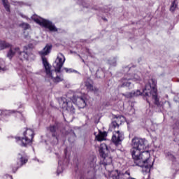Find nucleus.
I'll return each mask as SVG.
<instances>
[{
  "mask_svg": "<svg viewBox=\"0 0 179 179\" xmlns=\"http://www.w3.org/2000/svg\"><path fill=\"white\" fill-rule=\"evenodd\" d=\"M131 154L136 166L141 167L144 173H150L153 162H150V152L145 150L148 141L145 138L135 137L131 141Z\"/></svg>",
  "mask_w": 179,
  "mask_h": 179,
  "instance_id": "obj_1",
  "label": "nucleus"
},
{
  "mask_svg": "<svg viewBox=\"0 0 179 179\" xmlns=\"http://www.w3.org/2000/svg\"><path fill=\"white\" fill-rule=\"evenodd\" d=\"M87 101H89L87 94L77 92L72 97L69 96V94L62 96L59 103L62 108L69 111L71 114H75V108L72 103L78 106V108H85L87 106Z\"/></svg>",
  "mask_w": 179,
  "mask_h": 179,
  "instance_id": "obj_2",
  "label": "nucleus"
},
{
  "mask_svg": "<svg viewBox=\"0 0 179 179\" xmlns=\"http://www.w3.org/2000/svg\"><path fill=\"white\" fill-rule=\"evenodd\" d=\"M51 45H46L43 50L38 52V54L42 58L43 65L46 73V79L52 80L54 83H59V82L64 81V75L61 73V71L51 70V65H50L47 58H45V55H48L51 52Z\"/></svg>",
  "mask_w": 179,
  "mask_h": 179,
  "instance_id": "obj_3",
  "label": "nucleus"
},
{
  "mask_svg": "<svg viewBox=\"0 0 179 179\" xmlns=\"http://www.w3.org/2000/svg\"><path fill=\"white\" fill-rule=\"evenodd\" d=\"M145 96V97L152 96V100H154L155 104H157V86L155 80H150L149 83L145 85V89L143 92L141 90H137L131 92H127L126 94H120V96H124L126 99H132V97H138V96Z\"/></svg>",
  "mask_w": 179,
  "mask_h": 179,
  "instance_id": "obj_4",
  "label": "nucleus"
},
{
  "mask_svg": "<svg viewBox=\"0 0 179 179\" xmlns=\"http://www.w3.org/2000/svg\"><path fill=\"white\" fill-rule=\"evenodd\" d=\"M124 76L120 80L121 87H129L132 89L134 84L129 80L139 83L142 80L141 73L139 71H135L134 67L126 66L124 69Z\"/></svg>",
  "mask_w": 179,
  "mask_h": 179,
  "instance_id": "obj_5",
  "label": "nucleus"
},
{
  "mask_svg": "<svg viewBox=\"0 0 179 179\" xmlns=\"http://www.w3.org/2000/svg\"><path fill=\"white\" fill-rule=\"evenodd\" d=\"M15 54H17L19 55L20 59L22 61V59H31V57H33V53H31V48L29 46H24L23 52H20V49L19 48H10V50L7 54L8 58L12 59V57Z\"/></svg>",
  "mask_w": 179,
  "mask_h": 179,
  "instance_id": "obj_6",
  "label": "nucleus"
},
{
  "mask_svg": "<svg viewBox=\"0 0 179 179\" xmlns=\"http://www.w3.org/2000/svg\"><path fill=\"white\" fill-rule=\"evenodd\" d=\"M108 150V148L107 147V145L105 143H102L100 145L99 147V155L101 157V162H103V164L105 166L106 170H107L108 173V176L106 175V177H107L108 179H110V173L113 171H110L108 169L109 167H113V165H111V163H113V158L107 155L106 154V152Z\"/></svg>",
  "mask_w": 179,
  "mask_h": 179,
  "instance_id": "obj_7",
  "label": "nucleus"
},
{
  "mask_svg": "<svg viewBox=\"0 0 179 179\" xmlns=\"http://www.w3.org/2000/svg\"><path fill=\"white\" fill-rule=\"evenodd\" d=\"M33 138H34V131L31 129H27L23 133V137H15V140L18 145L26 148V146L31 145Z\"/></svg>",
  "mask_w": 179,
  "mask_h": 179,
  "instance_id": "obj_8",
  "label": "nucleus"
},
{
  "mask_svg": "<svg viewBox=\"0 0 179 179\" xmlns=\"http://www.w3.org/2000/svg\"><path fill=\"white\" fill-rule=\"evenodd\" d=\"M31 19L42 27H45V29H48L50 31H58V29H57L55 24H52V22L50 20L40 17L36 15H33L31 17Z\"/></svg>",
  "mask_w": 179,
  "mask_h": 179,
  "instance_id": "obj_9",
  "label": "nucleus"
},
{
  "mask_svg": "<svg viewBox=\"0 0 179 179\" xmlns=\"http://www.w3.org/2000/svg\"><path fill=\"white\" fill-rule=\"evenodd\" d=\"M17 160H18L17 167L13 168V173H16V171H17V169H19V167H22V166L26 164V163H27V162H29V157L27 156V154H25L24 152H22L18 154Z\"/></svg>",
  "mask_w": 179,
  "mask_h": 179,
  "instance_id": "obj_10",
  "label": "nucleus"
},
{
  "mask_svg": "<svg viewBox=\"0 0 179 179\" xmlns=\"http://www.w3.org/2000/svg\"><path fill=\"white\" fill-rule=\"evenodd\" d=\"M64 64H65V56L62 53H59L56 60L53 63L55 71L61 72V69H62V66H64Z\"/></svg>",
  "mask_w": 179,
  "mask_h": 179,
  "instance_id": "obj_11",
  "label": "nucleus"
},
{
  "mask_svg": "<svg viewBox=\"0 0 179 179\" xmlns=\"http://www.w3.org/2000/svg\"><path fill=\"white\" fill-rule=\"evenodd\" d=\"M124 141V132L117 131L113 133L112 136V142L116 145H121V142Z\"/></svg>",
  "mask_w": 179,
  "mask_h": 179,
  "instance_id": "obj_12",
  "label": "nucleus"
},
{
  "mask_svg": "<svg viewBox=\"0 0 179 179\" xmlns=\"http://www.w3.org/2000/svg\"><path fill=\"white\" fill-rule=\"evenodd\" d=\"M47 130L50 131L52 137L55 138V141L57 142H58V137H57V132H58V124H55L50 125L49 127L47 128Z\"/></svg>",
  "mask_w": 179,
  "mask_h": 179,
  "instance_id": "obj_13",
  "label": "nucleus"
},
{
  "mask_svg": "<svg viewBox=\"0 0 179 179\" xmlns=\"http://www.w3.org/2000/svg\"><path fill=\"white\" fill-rule=\"evenodd\" d=\"M12 113H15V110H0V120H2L3 121H8L6 118H8V117H9Z\"/></svg>",
  "mask_w": 179,
  "mask_h": 179,
  "instance_id": "obj_14",
  "label": "nucleus"
},
{
  "mask_svg": "<svg viewBox=\"0 0 179 179\" xmlns=\"http://www.w3.org/2000/svg\"><path fill=\"white\" fill-rule=\"evenodd\" d=\"M76 1L77 3H78V5H81L83 8H86V9H94L95 10H97L96 8H94L90 6L89 2H87V1L86 0H76Z\"/></svg>",
  "mask_w": 179,
  "mask_h": 179,
  "instance_id": "obj_15",
  "label": "nucleus"
},
{
  "mask_svg": "<svg viewBox=\"0 0 179 179\" xmlns=\"http://www.w3.org/2000/svg\"><path fill=\"white\" fill-rule=\"evenodd\" d=\"M173 135L177 136L179 134V122H176L173 126Z\"/></svg>",
  "mask_w": 179,
  "mask_h": 179,
  "instance_id": "obj_16",
  "label": "nucleus"
},
{
  "mask_svg": "<svg viewBox=\"0 0 179 179\" xmlns=\"http://www.w3.org/2000/svg\"><path fill=\"white\" fill-rule=\"evenodd\" d=\"M9 47H10V43L5 41H0V50H5V48H9Z\"/></svg>",
  "mask_w": 179,
  "mask_h": 179,
  "instance_id": "obj_17",
  "label": "nucleus"
},
{
  "mask_svg": "<svg viewBox=\"0 0 179 179\" xmlns=\"http://www.w3.org/2000/svg\"><path fill=\"white\" fill-rule=\"evenodd\" d=\"M6 71V67L5 66V61L0 59V73H2Z\"/></svg>",
  "mask_w": 179,
  "mask_h": 179,
  "instance_id": "obj_18",
  "label": "nucleus"
},
{
  "mask_svg": "<svg viewBox=\"0 0 179 179\" xmlns=\"http://www.w3.org/2000/svg\"><path fill=\"white\" fill-rule=\"evenodd\" d=\"M62 171H64V165H62V161L59 160V166L57 167V176H59V174H61Z\"/></svg>",
  "mask_w": 179,
  "mask_h": 179,
  "instance_id": "obj_19",
  "label": "nucleus"
},
{
  "mask_svg": "<svg viewBox=\"0 0 179 179\" xmlns=\"http://www.w3.org/2000/svg\"><path fill=\"white\" fill-rule=\"evenodd\" d=\"M107 136V132H103L101 134L96 136V138L99 142H101V141H104V138Z\"/></svg>",
  "mask_w": 179,
  "mask_h": 179,
  "instance_id": "obj_20",
  "label": "nucleus"
},
{
  "mask_svg": "<svg viewBox=\"0 0 179 179\" xmlns=\"http://www.w3.org/2000/svg\"><path fill=\"white\" fill-rule=\"evenodd\" d=\"M108 63L110 66H117V58L113 57L110 58L108 61Z\"/></svg>",
  "mask_w": 179,
  "mask_h": 179,
  "instance_id": "obj_21",
  "label": "nucleus"
},
{
  "mask_svg": "<svg viewBox=\"0 0 179 179\" xmlns=\"http://www.w3.org/2000/svg\"><path fill=\"white\" fill-rule=\"evenodd\" d=\"M36 107H37L38 111L40 114H43V113H44V110L45 108V107L44 106V104L40 105V103H38L36 105Z\"/></svg>",
  "mask_w": 179,
  "mask_h": 179,
  "instance_id": "obj_22",
  "label": "nucleus"
},
{
  "mask_svg": "<svg viewBox=\"0 0 179 179\" xmlns=\"http://www.w3.org/2000/svg\"><path fill=\"white\" fill-rule=\"evenodd\" d=\"M90 159H91V162H90V167L94 169V167H96V157H91Z\"/></svg>",
  "mask_w": 179,
  "mask_h": 179,
  "instance_id": "obj_23",
  "label": "nucleus"
},
{
  "mask_svg": "<svg viewBox=\"0 0 179 179\" xmlns=\"http://www.w3.org/2000/svg\"><path fill=\"white\" fill-rule=\"evenodd\" d=\"M166 157H167V159H169V160L176 162V157H174V155H173V154L171 152H168L166 153Z\"/></svg>",
  "mask_w": 179,
  "mask_h": 179,
  "instance_id": "obj_24",
  "label": "nucleus"
},
{
  "mask_svg": "<svg viewBox=\"0 0 179 179\" xmlns=\"http://www.w3.org/2000/svg\"><path fill=\"white\" fill-rule=\"evenodd\" d=\"M1 1L6 10H7V12H10V8H9V3H8V0H1Z\"/></svg>",
  "mask_w": 179,
  "mask_h": 179,
  "instance_id": "obj_25",
  "label": "nucleus"
},
{
  "mask_svg": "<svg viewBox=\"0 0 179 179\" xmlns=\"http://www.w3.org/2000/svg\"><path fill=\"white\" fill-rule=\"evenodd\" d=\"M176 8H177V1H173L171 3V4L170 11H171V12H174Z\"/></svg>",
  "mask_w": 179,
  "mask_h": 179,
  "instance_id": "obj_26",
  "label": "nucleus"
},
{
  "mask_svg": "<svg viewBox=\"0 0 179 179\" xmlns=\"http://www.w3.org/2000/svg\"><path fill=\"white\" fill-rule=\"evenodd\" d=\"M85 86L88 90H90L92 92L94 91V87H93V85L92 83H90L89 81L85 82Z\"/></svg>",
  "mask_w": 179,
  "mask_h": 179,
  "instance_id": "obj_27",
  "label": "nucleus"
},
{
  "mask_svg": "<svg viewBox=\"0 0 179 179\" xmlns=\"http://www.w3.org/2000/svg\"><path fill=\"white\" fill-rule=\"evenodd\" d=\"M18 75H24L26 76L27 73V70L24 69V68H20L17 71Z\"/></svg>",
  "mask_w": 179,
  "mask_h": 179,
  "instance_id": "obj_28",
  "label": "nucleus"
},
{
  "mask_svg": "<svg viewBox=\"0 0 179 179\" xmlns=\"http://www.w3.org/2000/svg\"><path fill=\"white\" fill-rule=\"evenodd\" d=\"M20 27H22L24 30H29L30 29V24L23 22L21 24H20Z\"/></svg>",
  "mask_w": 179,
  "mask_h": 179,
  "instance_id": "obj_29",
  "label": "nucleus"
},
{
  "mask_svg": "<svg viewBox=\"0 0 179 179\" xmlns=\"http://www.w3.org/2000/svg\"><path fill=\"white\" fill-rule=\"evenodd\" d=\"M63 71H65L66 73H72L73 72L78 73L76 70L72 69H69V68H64Z\"/></svg>",
  "mask_w": 179,
  "mask_h": 179,
  "instance_id": "obj_30",
  "label": "nucleus"
},
{
  "mask_svg": "<svg viewBox=\"0 0 179 179\" xmlns=\"http://www.w3.org/2000/svg\"><path fill=\"white\" fill-rule=\"evenodd\" d=\"M155 127H157V124H152V126H151V131H152V134H151V136H153V134H155V131H156V130L155 129Z\"/></svg>",
  "mask_w": 179,
  "mask_h": 179,
  "instance_id": "obj_31",
  "label": "nucleus"
},
{
  "mask_svg": "<svg viewBox=\"0 0 179 179\" xmlns=\"http://www.w3.org/2000/svg\"><path fill=\"white\" fill-rule=\"evenodd\" d=\"M112 125H113V127H115V128H118V127H120V125L118 124V123H117V122H115V121H113V122H112Z\"/></svg>",
  "mask_w": 179,
  "mask_h": 179,
  "instance_id": "obj_32",
  "label": "nucleus"
},
{
  "mask_svg": "<svg viewBox=\"0 0 179 179\" xmlns=\"http://www.w3.org/2000/svg\"><path fill=\"white\" fill-rule=\"evenodd\" d=\"M86 52H87V54L88 55H90V57H93V56L92 55V52H91V50H90V49H86Z\"/></svg>",
  "mask_w": 179,
  "mask_h": 179,
  "instance_id": "obj_33",
  "label": "nucleus"
},
{
  "mask_svg": "<svg viewBox=\"0 0 179 179\" xmlns=\"http://www.w3.org/2000/svg\"><path fill=\"white\" fill-rule=\"evenodd\" d=\"M3 178L13 179V178L12 177V176L8 175V174H6V175L3 176Z\"/></svg>",
  "mask_w": 179,
  "mask_h": 179,
  "instance_id": "obj_34",
  "label": "nucleus"
},
{
  "mask_svg": "<svg viewBox=\"0 0 179 179\" xmlns=\"http://www.w3.org/2000/svg\"><path fill=\"white\" fill-rule=\"evenodd\" d=\"M20 15L21 16V17H22L23 19H26L27 20V19H29V17H27V16L23 15L22 13H20Z\"/></svg>",
  "mask_w": 179,
  "mask_h": 179,
  "instance_id": "obj_35",
  "label": "nucleus"
},
{
  "mask_svg": "<svg viewBox=\"0 0 179 179\" xmlns=\"http://www.w3.org/2000/svg\"><path fill=\"white\" fill-rule=\"evenodd\" d=\"M174 100H175V101H176V102H178V101H179V99H178L177 96L174 97Z\"/></svg>",
  "mask_w": 179,
  "mask_h": 179,
  "instance_id": "obj_36",
  "label": "nucleus"
},
{
  "mask_svg": "<svg viewBox=\"0 0 179 179\" xmlns=\"http://www.w3.org/2000/svg\"><path fill=\"white\" fill-rule=\"evenodd\" d=\"M174 142H178L179 141V136L178 138H174Z\"/></svg>",
  "mask_w": 179,
  "mask_h": 179,
  "instance_id": "obj_37",
  "label": "nucleus"
},
{
  "mask_svg": "<svg viewBox=\"0 0 179 179\" xmlns=\"http://www.w3.org/2000/svg\"><path fill=\"white\" fill-rule=\"evenodd\" d=\"M66 152H67V150L65 149V150H64V153H65V155H66Z\"/></svg>",
  "mask_w": 179,
  "mask_h": 179,
  "instance_id": "obj_38",
  "label": "nucleus"
},
{
  "mask_svg": "<svg viewBox=\"0 0 179 179\" xmlns=\"http://www.w3.org/2000/svg\"><path fill=\"white\" fill-rule=\"evenodd\" d=\"M17 114H18V115H22V113L17 112Z\"/></svg>",
  "mask_w": 179,
  "mask_h": 179,
  "instance_id": "obj_39",
  "label": "nucleus"
},
{
  "mask_svg": "<svg viewBox=\"0 0 179 179\" xmlns=\"http://www.w3.org/2000/svg\"><path fill=\"white\" fill-rule=\"evenodd\" d=\"M91 179H96V176H93Z\"/></svg>",
  "mask_w": 179,
  "mask_h": 179,
  "instance_id": "obj_40",
  "label": "nucleus"
},
{
  "mask_svg": "<svg viewBox=\"0 0 179 179\" xmlns=\"http://www.w3.org/2000/svg\"><path fill=\"white\" fill-rule=\"evenodd\" d=\"M20 3V5H22L23 3Z\"/></svg>",
  "mask_w": 179,
  "mask_h": 179,
  "instance_id": "obj_41",
  "label": "nucleus"
},
{
  "mask_svg": "<svg viewBox=\"0 0 179 179\" xmlns=\"http://www.w3.org/2000/svg\"><path fill=\"white\" fill-rule=\"evenodd\" d=\"M97 73H99V71L96 72V75H97Z\"/></svg>",
  "mask_w": 179,
  "mask_h": 179,
  "instance_id": "obj_42",
  "label": "nucleus"
},
{
  "mask_svg": "<svg viewBox=\"0 0 179 179\" xmlns=\"http://www.w3.org/2000/svg\"><path fill=\"white\" fill-rule=\"evenodd\" d=\"M104 12H107V10H104Z\"/></svg>",
  "mask_w": 179,
  "mask_h": 179,
  "instance_id": "obj_43",
  "label": "nucleus"
},
{
  "mask_svg": "<svg viewBox=\"0 0 179 179\" xmlns=\"http://www.w3.org/2000/svg\"><path fill=\"white\" fill-rule=\"evenodd\" d=\"M104 20H107V19H104Z\"/></svg>",
  "mask_w": 179,
  "mask_h": 179,
  "instance_id": "obj_44",
  "label": "nucleus"
}]
</instances>
